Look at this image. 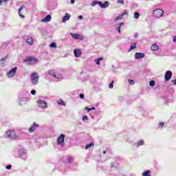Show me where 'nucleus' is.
<instances>
[{
	"label": "nucleus",
	"instance_id": "1",
	"mask_svg": "<svg viewBox=\"0 0 176 176\" xmlns=\"http://www.w3.org/2000/svg\"><path fill=\"white\" fill-rule=\"evenodd\" d=\"M164 14V11L162 9H156L153 12V15L156 18V19H160Z\"/></svg>",
	"mask_w": 176,
	"mask_h": 176
},
{
	"label": "nucleus",
	"instance_id": "2",
	"mask_svg": "<svg viewBox=\"0 0 176 176\" xmlns=\"http://www.w3.org/2000/svg\"><path fill=\"white\" fill-rule=\"evenodd\" d=\"M32 83L33 85H36L39 82V74L36 72H34L31 74Z\"/></svg>",
	"mask_w": 176,
	"mask_h": 176
},
{
	"label": "nucleus",
	"instance_id": "3",
	"mask_svg": "<svg viewBox=\"0 0 176 176\" xmlns=\"http://www.w3.org/2000/svg\"><path fill=\"white\" fill-rule=\"evenodd\" d=\"M48 74L53 76L54 78H56V79H63V76L60 74V73H56V71L54 69H51L48 72Z\"/></svg>",
	"mask_w": 176,
	"mask_h": 176
},
{
	"label": "nucleus",
	"instance_id": "4",
	"mask_svg": "<svg viewBox=\"0 0 176 176\" xmlns=\"http://www.w3.org/2000/svg\"><path fill=\"white\" fill-rule=\"evenodd\" d=\"M25 61H27L28 63H28L29 65L38 64L39 63V60L38 59L32 56H29L26 58Z\"/></svg>",
	"mask_w": 176,
	"mask_h": 176
},
{
	"label": "nucleus",
	"instance_id": "5",
	"mask_svg": "<svg viewBox=\"0 0 176 176\" xmlns=\"http://www.w3.org/2000/svg\"><path fill=\"white\" fill-rule=\"evenodd\" d=\"M6 136L8 137V138H11L12 140H15V138H17V135H16V133L14 130H10L6 132Z\"/></svg>",
	"mask_w": 176,
	"mask_h": 176
},
{
	"label": "nucleus",
	"instance_id": "6",
	"mask_svg": "<svg viewBox=\"0 0 176 176\" xmlns=\"http://www.w3.org/2000/svg\"><path fill=\"white\" fill-rule=\"evenodd\" d=\"M17 71V67H13L10 72L8 73V78H13L16 75V72Z\"/></svg>",
	"mask_w": 176,
	"mask_h": 176
},
{
	"label": "nucleus",
	"instance_id": "7",
	"mask_svg": "<svg viewBox=\"0 0 176 176\" xmlns=\"http://www.w3.org/2000/svg\"><path fill=\"white\" fill-rule=\"evenodd\" d=\"M65 140V135L61 134L57 139L58 145H63L64 141Z\"/></svg>",
	"mask_w": 176,
	"mask_h": 176
},
{
	"label": "nucleus",
	"instance_id": "8",
	"mask_svg": "<svg viewBox=\"0 0 176 176\" xmlns=\"http://www.w3.org/2000/svg\"><path fill=\"white\" fill-rule=\"evenodd\" d=\"M37 104L40 108H47V103L45 100H38Z\"/></svg>",
	"mask_w": 176,
	"mask_h": 176
},
{
	"label": "nucleus",
	"instance_id": "9",
	"mask_svg": "<svg viewBox=\"0 0 176 176\" xmlns=\"http://www.w3.org/2000/svg\"><path fill=\"white\" fill-rule=\"evenodd\" d=\"M71 36L74 38V39H80V41H83V36L82 34H70Z\"/></svg>",
	"mask_w": 176,
	"mask_h": 176
},
{
	"label": "nucleus",
	"instance_id": "10",
	"mask_svg": "<svg viewBox=\"0 0 176 176\" xmlns=\"http://www.w3.org/2000/svg\"><path fill=\"white\" fill-rule=\"evenodd\" d=\"M171 76H173V73L171 71L168 70L165 74V80L166 82H168L170 79H171Z\"/></svg>",
	"mask_w": 176,
	"mask_h": 176
},
{
	"label": "nucleus",
	"instance_id": "11",
	"mask_svg": "<svg viewBox=\"0 0 176 176\" xmlns=\"http://www.w3.org/2000/svg\"><path fill=\"white\" fill-rule=\"evenodd\" d=\"M145 57V54L136 52L135 54V60H140V58H144Z\"/></svg>",
	"mask_w": 176,
	"mask_h": 176
},
{
	"label": "nucleus",
	"instance_id": "12",
	"mask_svg": "<svg viewBox=\"0 0 176 176\" xmlns=\"http://www.w3.org/2000/svg\"><path fill=\"white\" fill-rule=\"evenodd\" d=\"M36 127H39V125L36 124V123L34 122L33 126H32L29 128V132L33 133V131H35V129H36Z\"/></svg>",
	"mask_w": 176,
	"mask_h": 176
},
{
	"label": "nucleus",
	"instance_id": "13",
	"mask_svg": "<svg viewBox=\"0 0 176 176\" xmlns=\"http://www.w3.org/2000/svg\"><path fill=\"white\" fill-rule=\"evenodd\" d=\"M75 57H80L82 56V51L79 49L74 50Z\"/></svg>",
	"mask_w": 176,
	"mask_h": 176
},
{
	"label": "nucleus",
	"instance_id": "14",
	"mask_svg": "<svg viewBox=\"0 0 176 176\" xmlns=\"http://www.w3.org/2000/svg\"><path fill=\"white\" fill-rule=\"evenodd\" d=\"M98 5H100V8H108V6H109V2L105 1L102 3V2L99 1Z\"/></svg>",
	"mask_w": 176,
	"mask_h": 176
},
{
	"label": "nucleus",
	"instance_id": "15",
	"mask_svg": "<svg viewBox=\"0 0 176 176\" xmlns=\"http://www.w3.org/2000/svg\"><path fill=\"white\" fill-rule=\"evenodd\" d=\"M71 17V15L68 13L65 14V16L62 19L63 23H65V21H67V20H69Z\"/></svg>",
	"mask_w": 176,
	"mask_h": 176
},
{
	"label": "nucleus",
	"instance_id": "16",
	"mask_svg": "<svg viewBox=\"0 0 176 176\" xmlns=\"http://www.w3.org/2000/svg\"><path fill=\"white\" fill-rule=\"evenodd\" d=\"M27 43L30 45V46H32L33 43H34V38H28L26 41Z\"/></svg>",
	"mask_w": 176,
	"mask_h": 176
},
{
	"label": "nucleus",
	"instance_id": "17",
	"mask_svg": "<svg viewBox=\"0 0 176 176\" xmlns=\"http://www.w3.org/2000/svg\"><path fill=\"white\" fill-rule=\"evenodd\" d=\"M52 20V16L47 15L45 19L42 20L44 23H48V21H50Z\"/></svg>",
	"mask_w": 176,
	"mask_h": 176
},
{
	"label": "nucleus",
	"instance_id": "18",
	"mask_svg": "<svg viewBox=\"0 0 176 176\" xmlns=\"http://www.w3.org/2000/svg\"><path fill=\"white\" fill-rule=\"evenodd\" d=\"M151 50L153 52H156L157 50H159V46H157L156 44H154L151 46Z\"/></svg>",
	"mask_w": 176,
	"mask_h": 176
},
{
	"label": "nucleus",
	"instance_id": "19",
	"mask_svg": "<svg viewBox=\"0 0 176 176\" xmlns=\"http://www.w3.org/2000/svg\"><path fill=\"white\" fill-rule=\"evenodd\" d=\"M23 9H24V6H22V7H21V8H19V14L20 17H21V19H25V16L21 14V10H22Z\"/></svg>",
	"mask_w": 176,
	"mask_h": 176
},
{
	"label": "nucleus",
	"instance_id": "20",
	"mask_svg": "<svg viewBox=\"0 0 176 176\" xmlns=\"http://www.w3.org/2000/svg\"><path fill=\"white\" fill-rule=\"evenodd\" d=\"M134 49H137V43H133V45L131 46V48L129 50V52H130L131 50H134Z\"/></svg>",
	"mask_w": 176,
	"mask_h": 176
},
{
	"label": "nucleus",
	"instance_id": "21",
	"mask_svg": "<svg viewBox=\"0 0 176 176\" xmlns=\"http://www.w3.org/2000/svg\"><path fill=\"white\" fill-rule=\"evenodd\" d=\"M57 103L58 105H63V107H65V103L64 102V100L60 99L57 101Z\"/></svg>",
	"mask_w": 176,
	"mask_h": 176
},
{
	"label": "nucleus",
	"instance_id": "22",
	"mask_svg": "<svg viewBox=\"0 0 176 176\" xmlns=\"http://www.w3.org/2000/svg\"><path fill=\"white\" fill-rule=\"evenodd\" d=\"M102 60H104V58H99L95 60V63H96L97 65H100V61H102Z\"/></svg>",
	"mask_w": 176,
	"mask_h": 176
},
{
	"label": "nucleus",
	"instance_id": "23",
	"mask_svg": "<svg viewBox=\"0 0 176 176\" xmlns=\"http://www.w3.org/2000/svg\"><path fill=\"white\" fill-rule=\"evenodd\" d=\"M143 176H151V170H147L142 173Z\"/></svg>",
	"mask_w": 176,
	"mask_h": 176
},
{
	"label": "nucleus",
	"instance_id": "24",
	"mask_svg": "<svg viewBox=\"0 0 176 176\" xmlns=\"http://www.w3.org/2000/svg\"><path fill=\"white\" fill-rule=\"evenodd\" d=\"M144 142L143 140H142L139 141V142L137 143V146H141V145H144Z\"/></svg>",
	"mask_w": 176,
	"mask_h": 176
},
{
	"label": "nucleus",
	"instance_id": "25",
	"mask_svg": "<svg viewBox=\"0 0 176 176\" xmlns=\"http://www.w3.org/2000/svg\"><path fill=\"white\" fill-rule=\"evenodd\" d=\"M91 146H94V144H93V143L87 144V145L85 146V149H89V148H91Z\"/></svg>",
	"mask_w": 176,
	"mask_h": 176
},
{
	"label": "nucleus",
	"instance_id": "26",
	"mask_svg": "<svg viewBox=\"0 0 176 176\" xmlns=\"http://www.w3.org/2000/svg\"><path fill=\"white\" fill-rule=\"evenodd\" d=\"M74 160V157L71 156L67 157V162L68 163H72V161Z\"/></svg>",
	"mask_w": 176,
	"mask_h": 176
},
{
	"label": "nucleus",
	"instance_id": "27",
	"mask_svg": "<svg viewBox=\"0 0 176 176\" xmlns=\"http://www.w3.org/2000/svg\"><path fill=\"white\" fill-rule=\"evenodd\" d=\"M124 14H127V13L124 12L120 16H118L116 19V21H118V20H120V19H122V17H123Z\"/></svg>",
	"mask_w": 176,
	"mask_h": 176
},
{
	"label": "nucleus",
	"instance_id": "28",
	"mask_svg": "<svg viewBox=\"0 0 176 176\" xmlns=\"http://www.w3.org/2000/svg\"><path fill=\"white\" fill-rule=\"evenodd\" d=\"M50 46V47H53L55 49L57 48V45H56V43H52Z\"/></svg>",
	"mask_w": 176,
	"mask_h": 176
},
{
	"label": "nucleus",
	"instance_id": "29",
	"mask_svg": "<svg viewBox=\"0 0 176 176\" xmlns=\"http://www.w3.org/2000/svg\"><path fill=\"white\" fill-rule=\"evenodd\" d=\"M100 1H94L91 3V6H96V5H98Z\"/></svg>",
	"mask_w": 176,
	"mask_h": 176
},
{
	"label": "nucleus",
	"instance_id": "30",
	"mask_svg": "<svg viewBox=\"0 0 176 176\" xmlns=\"http://www.w3.org/2000/svg\"><path fill=\"white\" fill-rule=\"evenodd\" d=\"M138 17H140V13H138V12H135V14H134V18H135V19H138Z\"/></svg>",
	"mask_w": 176,
	"mask_h": 176
},
{
	"label": "nucleus",
	"instance_id": "31",
	"mask_svg": "<svg viewBox=\"0 0 176 176\" xmlns=\"http://www.w3.org/2000/svg\"><path fill=\"white\" fill-rule=\"evenodd\" d=\"M149 85L150 86H151L152 87H153V86H155V81L154 80H151L149 82Z\"/></svg>",
	"mask_w": 176,
	"mask_h": 176
},
{
	"label": "nucleus",
	"instance_id": "32",
	"mask_svg": "<svg viewBox=\"0 0 176 176\" xmlns=\"http://www.w3.org/2000/svg\"><path fill=\"white\" fill-rule=\"evenodd\" d=\"M118 3H121L122 5H124V0H118Z\"/></svg>",
	"mask_w": 176,
	"mask_h": 176
},
{
	"label": "nucleus",
	"instance_id": "33",
	"mask_svg": "<svg viewBox=\"0 0 176 176\" xmlns=\"http://www.w3.org/2000/svg\"><path fill=\"white\" fill-rule=\"evenodd\" d=\"M113 82L112 81L111 83L109 85V89H113Z\"/></svg>",
	"mask_w": 176,
	"mask_h": 176
},
{
	"label": "nucleus",
	"instance_id": "34",
	"mask_svg": "<svg viewBox=\"0 0 176 176\" xmlns=\"http://www.w3.org/2000/svg\"><path fill=\"white\" fill-rule=\"evenodd\" d=\"M129 82L130 85H134L135 84L134 80H133L131 79L129 80Z\"/></svg>",
	"mask_w": 176,
	"mask_h": 176
},
{
	"label": "nucleus",
	"instance_id": "35",
	"mask_svg": "<svg viewBox=\"0 0 176 176\" xmlns=\"http://www.w3.org/2000/svg\"><path fill=\"white\" fill-rule=\"evenodd\" d=\"M164 122H160L159 123V127H164Z\"/></svg>",
	"mask_w": 176,
	"mask_h": 176
},
{
	"label": "nucleus",
	"instance_id": "36",
	"mask_svg": "<svg viewBox=\"0 0 176 176\" xmlns=\"http://www.w3.org/2000/svg\"><path fill=\"white\" fill-rule=\"evenodd\" d=\"M36 93V91H35V90L31 91V94H32L33 96H35Z\"/></svg>",
	"mask_w": 176,
	"mask_h": 176
},
{
	"label": "nucleus",
	"instance_id": "37",
	"mask_svg": "<svg viewBox=\"0 0 176 176\" xmlns=\"http://www.w3.org/2000/svg\"><path fill=\"white\" fill-rule=\"evenodd\" d=\"M79 96H80V98H82V99L85 98V95L83 94H80Z\"/></svg>",
	"mask_w": 176,
	"mask_h": 176
},
{
	"label": "nucleus",
	"instance_id": "38",
	"mask_svg": "<svg viewBox=\"0 0 176 176\" xmlns=\"http://www.w3.org/2000/svg\"><path fill=\"white\" fill-rule=\"evenodd\" d=\"M7 170H10L12 168V165H8L6 166Z\"/></svg>",
	"mask_w": 176,
	"mask_h": 176
},
{
	"label": "nucleus",
	"instance_id": "39",
	"mask_svg": "<svg viewBox=\"0 0 176 176\" xmlns=\"http://www.w3.org/2000/svg\"><path fill=\"white\" fill-rule=\"evenodd\" d=\"M87 116H85L83 118H82V120H87Z\"/></svg>",
	"mask_w": 176,
	"mask_h": 176
},
{
	"label": "nucleus",
	"instance_id": "40",
	"mask_svg": "<svg viewBox=\"0 0 176 176\" xmlns=\"http://www.w3.org/2000/svg\"><path fill=\"white\" fill-rule=\"evenodd\" d=\"M134 37L135 38H138V33H135Z\"/></svg>",
	"mask_w": 176,
	"mask_h": 176
},
{
	"label": "nucleus",
	"instance_id": "41",
	"mask_svg": "<svg viewBox=\"0 0 176 176\" xmlns=\"http://www.w3.org/2000/svg\"><path fill=\"white\" fill-rule=\"evenodd\" d=\"M172 82H173V84L175 85V86H176V79L173 80Z\"/></svg>",
	"mask_w": 176,
	"mask_h": 176
},
{
	"label": "nucleus",
	"instance_id": "42",
	"mask_svg": "<svg viewBox=\"0 0 176 176\" xmlns=\"http://www.w3.org/2000/svg\"><path fill=\"white\" fill-rule=\"evenodd\" d=\"M85 109H87V112H90V111H91L89 108H88V107H85Z\"/></svg>",
	"mask_w": 176,
	"mask_h": 176
},
{
	"label": "nucleus",
	"instance_id": "43",
	"mask_svg": "<svg viewBox=\"0 0 176 176\" xmlns=\"http://www.w3.org/2000/svg\"><path fill=\"white\" fill-rule=\"evenodd\" d=\"M78 19H80V20H82V19H83V16L80 15V16H78Z\"/></svg>",
	"mask_w": 176,
	"mask_h": 176
},
{
	"label": "nucleus",
	"instance_id": "44",
	"mask_svg": "<svg viewBox=\"0 0 176 176\" xmlns=\"http://www.w3.org/2000/svg\"><path fill=\"white\" fill-rule=\"evenodd\" d=\"M173 42H176V36L173 37Z\"/></svg>",
	"mask_w": 176,
	"mask_h": 176
},
{
	"label": "nucleus",
	"instance_id": "45",
	"mask_svg": "<svg viewBox=\"0 0 176 176\" xmlns=\"http://www.w3.org/2000/svg\"><path fill=\"white\" fill-rule=\"evenodd\" d=\"M71 3H72V4H74V3H75V1H74V0H71Z\"/></svg>",
	"mask_w": 176,
	"mask_h": 176
},
{
	"label": "nucleus",
	"instance_id": "46",
	"mask_svg": "<svg viewBox=\"0 0 176 176\" xmlns=\"http://www.w3.org/2000/svg\"><path fill=\"white\" fill-rule=\"evenodd\" d=\"M93 109H96V108H95V107H91V108L90 109L91 111L93 110Z\"/></svg>",
	"mask_w": 176,
	"mask_h": 176
},
{
	"label": "nucleus",
	"instance_id": "47",
	"mask_svg": "<svg viewBox=\"0 0 176 176\" xmlns=\"http://www.w3.org/2000/svg\"><path fill=\"white\" fill-rule=\"evenodd\" d=\"M2 2H3V1L0 0V5H2Z\"/></svg>",
	"mask_w": 176,
	"mask_h": 176
},
{
	"label": "nucleus",
	"instance_id": "48",
	"mask_svg": "<svg viewBox=\"0 0 176 176\" xmlns=\"http://www.w3.org/2000/svg\"><path fill=\"white\" fill-rule=\"evenodd\" d=\"M118 32L120 33V27L118 28Z\"/></svg>",
	"mask_w": 176,
	"mask_h": 176
},
{
	"label": "nucleus",
	"instance_id": "49",
	"mask_svg": "<svg viewBox=\"0 0 176 176\" xmlns=\"http://www.w3.org/2000/svg\"><path fill=\"white\" fill-rule=\"evenodd\" d=\"M4 2H8L9 0H3Z\"/></svg>",
	"mask_w": 176,
	"mask_h": 176
},
{
	"label": "nucleus",
	"instance_id": "50",
	"mask_svg": "<svg viewBox=\"0 0 176 176\" xmlns=\"http://www.w3.org/2000/svg\"><path fill=\"white\" fill-rule=\"evenodd\" d=\"M4 60H5V58H3L1 59V61H4Z\"/></svg>",
	"mask_w": 176,
	"mask_h": 176
},
{
	"label": "nucleus",
	"instance_id": "51",
	"mask_svg": "<svg viewBox=\"0 0 176 176\" xmlns=\"http://www.w3.org/2000/svg\"><path fill=\"white\" fill-rule=\"evenodd\" d=\"M103 153H104V155H105L106 152H105V151H103Z\"/></svg>",
	"mask_w": 176,
	"mask_h": 176
},
{
	"label": "nucleus",
	"instance_id": "52",
	"mask_svg": "<svg viewBox=\"0 0 176 176\" xmlns=\"http://www.w3.org/2000/svg\"><path fill=\"white\" fill-rule=\"evenodd\" d=\"M23 153H20V155H23Z\"/></svg>",
	"mask_w": 176,
	"mask_h": 176
}]
</instances>
